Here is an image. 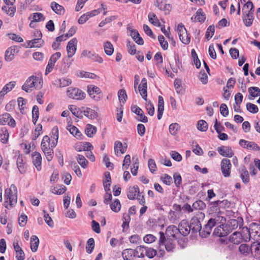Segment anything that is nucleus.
<instances>
[{
  "instance_id": "f257e3e1",
  "label": "nucleus",
  "mask_w": 260,
  "mask_h": 260,
  "mask_svg": "<svg viewBox=\"0 0 260 260\" xmlns=\"http://www.w3.org/2000/svg\"><path fill=\"white\" fill-rule=\"evenodd\" d=\"M226 218L221 213L215 214L209 219L207 223L205 225L204 230L200 233V236L202 237H206L211 232L212 229L214 226L219 224L214 230L213 234L219 237L227 236L238 225V221L235 219H232L230 224L233 226L231 228L228 224H225Z\"/></svg>"
},
{
  "instance_id": "f03ea898",
  "label": "nucleus",
  "mask_w": 260,
  "mask_h": 260,
  "mask_svg": "<svg viewBox=\"0 0 260 260\" xmlns=\"http://www.w3.org/2000/svg\"><path fill=\"white\" fill-rule=\"evenodd\" d=\"M5 207L10 209L14 206L17 202V189L14 184H12L10 188L5 190L4 193Z\"/></svg>"
},
{
  "instance_id": "7ed1b4c3",
  "label": "nucleus",
  "mask_w": 260,
  "mask_h": 260,
  "mask_svg": "<svg viewBox=\"0 0 260 260\" xmlns=\"http://www.w3.org/2000/svg\"><path fill=\"white\" fill-rule=\"evenodd\" d=\"M52 135L51 138L45 136L42 141L41 146H56L58 139V128L57 126H54L52 130Z\"/></svg>"
},
{
  "instance_id": "20e7f679",
  "label": "nucleus",
  "mask_w": 260,
  "mask_h": 260,
  "mask_svg": "<svg viewBox=\"0 0 260 260\" xmlns=\"http://www.w3.org/2000/svg\"><path fill=\"white\" fill-rule=\"evenodd\" d=\"M205 217L204 213L200 211L196 213L194 216L191 218L190 223L191 230L193 232H200V233L201 232L202 225L201 221L204 220Z\"/></svg>"
},
{
  "instance_id": "39448f33",
  "label": "nucleus",
  "mask_w": 260,
  "mask_h": 260,
  "mask_svg": "<svg viewBox=\"0 0 260 260\" xmlns=\"http://www.w3.org/2000/svg\"><path fill=\"white\" fill-rule=\"evenodd\" d=\"M67 93L69 98L76 100H83L86 95L81 90L73 87H69Z\"/></svg>"
},
{
  "instance_id": "423d86ee",
  "label": "nucleus",
  "mask_w": 260,
  "mask_h": 260,
  "mask_svg": "<svg viewBox=\"0 0 260 260\" xmlns=\"http://www.w3.org/2000/svg\"><path fill=\"white\" fill-rule=\"evenodd\" d=\"M159 234L160 235L159 240V247L161 248V246H165L167 251H171L174 248L173 239L168 238L166 240L165 236L163 232H160Z\"/></svg>"
},
{
  "instance_id": "0eeeda50",
  "label": "nucleus",
  "mask_w": 260,
  "mask_h": 260,
  "mask_svg": "<svg viewBox=\"0 0 260 260\" xmlns=\"http://www.w3.org/2000/svg\"><path fill=\"white\" fill-rule=\"evenodd\" d=\"M177 30L179 39L182 43L185 45L188 44L190 43V38L184 26L182 23L179 24Z\"/></svg>"
},
{
  "instance_id": "6e6552de",
  "label": "nucleus",
  "mask_w": 260,
  "mask_h": 260,
  "mask_svg": "<svg viewBox=\"0 0 260 260\" xmlns=\"http://www.w3.org/2000/svg\"><path fill=\"white\" fill-rule=\"evenodd\" d=\"M38 79V77L36 76H30L26 80L24 84L22 85V89L26 92H30L32 91V88L36 87L37 81Z\"/></svg>"
},
{
  "instance_id": "1a4fd4ad",
  "label": "nucleus",
  "mask_w": 260,
  "mask_h": 260,
  "mask_svg": "<svg viewBox=\"0 0 260 260\" xmlns=\"http://www.w3.org/2000/svg\"><path fill=\"white\" fill-rule=\"evenodd\" d=\"M87 88L88 93L92 99L96 101L101 99L102 93L99 87L94 85H89Z\"/></svg>"
},
{
  "instance_id": "9d476101",
  "label": "nucleus",
  "mask_w": 260,
  "mask_h": 260,
  "mask_svg": "<svg viewBox=\"0 0 260 260\" xmlns=\"http://www.w3.org/2000/svg\"><path fill=\"white\" fill-rule=\"evenodd\" d=\"M232 165L228 159H223L221 162V170L224 177H228L230 176Z\"/></svg>"
},
{
  "instance_id": "9b49d317",
  "label": "nucleus",
  "mask_w": 260,
  "mask_h": 260,
  "mask_svg": "<svg viewBox=\"0 0 260 260\" xmlns=\"http://www.w3.org/2000/svg\"><path fill=\"white\" fill-rule=\"evenodd\" d=\"M78 41L76 38L71 39L68 43L67 51L69 58L72 57L75 54L77 50Z\"/></svg>"
},
{
  "instance_id": "f8f14e48",
  "label": "nucleus",
  "mask_w": 260,
  "mask_h": 260,
  "mask_svg": "<svg viewBox=\"0 0 260 260\" xmlns=\"http://www.w3.org/2000/svg\"><path fill=\"white\" fill-rule=\"evenodd\" d=\"M178 230L180 234L186 236L189 233L191 228L187 220H182L179 224Z\"/></svg>"
},
{
  "instance_id": "ddd939ff",
  "label": "nucleus",
  "mask_w": 260,
  "mask_h": 260,
  "mask_svg": "<svg viewBox=\"0 0 260 260\" xmlns=\"http://www.w3.org/2000/svg\"><path fill=\"white\" fill-rule=\"evenodd\" d=\"M132 111L136 114L139 118L138 120L144 123L148 121V118L144 114L143 110L137 105H134L131 108Z\"/></svg>"
},
{
  "instance_id": "4468645a",
  "label": "nucleus",
  "mask_w": 260,
  "mask_h": 260,
  "mask_svg": "<svg viewBox=\"0 0 260 260\" xmlns=\"http://www.w3.org/2000/svg\"><path fill=\"white\" fill-rule=\"evenodd\" d=\"M32 161L36 169L40 171L42 169V156L39 152H35L31 154Z\"/></svg>"
},
{
  "instance_id": "2eb2a0df",
  "label": "nucleus",
  "mask_w": 260,
  "mask_h": 260,
  "mask_svg": "<svg viewBox=\"0 0 260 260\" xmlns=\"http://www.w3.org/2000/svg\"><path fill=\"white\" fill-rule=\"evenodd\" d=\"M179 233L178 228L173 225L169 226L166 231L167 237L171 239L176 238Z\"/></svg>"
},
{
  "instance_id": "dca6fc26",
  "label": "nucleus",
  "mask_w": 260,
  "mask_h": 260,
  "mask_svg": "<svg viewBox=\"0 0 260 260\" xmlns=\"http://www.w3.org/2000/svg\"><path fill=\"white\" fill-rule=\"evenodd\" d=\"M251 254L256 259H260V242H253L250 247Z\"/></svg>"
},
{
  "instance_id": "f3484780",
  "label": "nucleus",
  "mask_w": 260,
  "mask_h": 260,
  "mask_svg": "<svg viewBox=\"0 0 260 260\" xmlns=\"http://www.w3.org/2000/svg\"><path fill=\"white\" fill-rule=\"evenodd\" d=\"M16 164L19 172L22 174H24L26 171V166L23 159L22 155L19 154L18 156L16 159Z\"/></svg>"
},
{
  "instance_id": "a211bd4d",
  "label": "nucleus",
  "mask_w": 260,
  "mask_h": 260,
  "mask_svg": "<svg viewBox=\"0 0 260 260\" xmlns=\"http://www.w3.org/2000/svg\"><path fill=\"white\" fill-rule=\"evenodd\" d=\"M16 50V47L15 46H11L7 49L5 55V59L7 61H11L14 58Z\"/></svg>"
},
{
  "instance_id": "6ab92c4d",
  "label": "nucleus",
  "mask_w": 260,
  "mask_h": 260,
  "mask_svg": "<svg viewBox=\"0 0 260 260\" xmlns=\"http://www.w3.org/2000/svg\"><path fill=\"white\" fill-rule=\"evenodd\" d=\"M13 246L16 252V258L17 259L23 260L25 257V254L22 248L19 246L18 243L14 242L13 243Z\"/></svg>"
},
{
  "instance_id": "aec40b11",
  "label": "nucleus",
  "mask_w": 260,
  "mask_h": 260,
  "mask_svg": "<svg viewBox=\"0 0 260 260\" xmlns=\"http://www.w3.org/2000/svg\"><path fill=\"white\" fill-rule=\"evenodd\" d=\"M243 15V19L245 25L247 27L250 26L254 19L253 13H247L245 11Z\"/></svg>"
},
{
  "instance_id": "412c9836",
  "label": "nucleus",
  "mask_w": 260,
  "mask_h": 260,
  "mask_svg": "<svg viewBox=\"0 0 260 260\" xmlns=\"http://www.w3.org/2000/svg\"><path fill=\"white\" fill-rule=\"evenodd\" d=\"M93 148L92 147V149ZM91 147H83V149H81V147H76V150L79 152L85 151L86 156L91 161H94L95 160V157L91 152Z\"/></svg>"
},
{
  "instance_id": "4be33fe9",
  "label": "nucleus",
  "mask_w": 260,
  "mask_h": 260,
  "mask_svg": "<svg viewBox=\"0 0 260 260\" xmlns=\"http://www.w3.org/2000/svg\"><path fill=\"white\" fill-rule=\"evenodd\" d=\"M129 36L132 37L134 41L138 45H142L144 44V41L140 36L139 33L136 29H132Z\"/></svg>"
},
{
  "instance_id": "5701e85b",
  "label": "nucleus",
  "mask_w": 260,
  "mask_h": 260,
  "mask_svg": "<svg viewBox=\"0 0 260 260\" xmlns=\"http://www.w3.org/2000/svg\"><path fill=\"white\" fill-rule=\"evenodd\" d=\"M242 239L241 234L235 232L230 236L229 241L234 244H239L242 242Z\"/></svg>"
},
{
  "instance_id": "b1692460",
  "label": "nucleus",
  "mask_w": 260,
  "mask_h": 260,
  "mask_svg": "<svg viewBox=\"0 0 260 260\" xmlns=\"http://www.w3.org/2000/svg\"><path fill=\"white\" fill-rule=\"evenodd\" d=\"M164 111V101L161 95L158 96V107H157V118L160 120L162 116Z\"/></svg>"
},
{
  "instance_id": "393cba45",
  "label": "nucleus",
  "mask_w": 260,
  "mask_h": 260,
  "mask_svg": "<svg viewBox=\"0 0 260 260\" xmlns=\"http://www.w3.org/2000/svg\"><path fill=\"white\" fill-rule=\"evenodd\" d=\"M16 82L12 81L5 85L0 91V96H4L7 93L11 91L16 85Z\"/></svg>"
},
{
  "instance_id": "a878e982",
  "label": "nucleus",
  "mask_w": 260,
  "mask_h": 260,
  "mask_svg": "<svg viewBox=\"0 0 260 260\" xmlns=\"http://www.w3.org/2000/svg\"><path fill=\"white\" fill-rule=\"evenodd\" d=\"M71 83V79L67 78H62L55 80L54 84L55 85H58V87L61 88L69 86Z\"/></svg>"
},
{
  "instance_id": "bb28decb",
  "label": "nucleus",
  "mask_w": 260,
  "mask_h": 260,
  "mask_svg": "<svg viewBox=\"0 0 260 260\" xmlns=\"http://www.w3.org/2000/svg\"><path fill=\"white\" fill-rule=\"evenodd\" d=\"M139 193V188L138 186H134L128 188L127 196L129 200H134Z\"/></svg>"
},
{
  "instance_id": "cd10ccee",
  "label": "nucleus",
  "mask_w": 260,
  "mask_h": 260,
  "mask_svg": "<svg viewBox=\"0 0 260 260\" xmlns=\"http://www.w3.org/2000/svg\"><path fill=\"white\" fill-rule=\"evenodd\" d=\"M122 256L124 260H131L135 257V251L134 249L129 248L125 249L122 252Z\"/></svg>"
},
{
  "instance_id": "c85d7f7f",
  "label": "nucleus",
  "mask_w": 260,
  "mask_h": 260,
  "mask_svg": "<svg viewBox=\"0 0 260 260\" xmlns=\"http://www.w3.org/2000/svg\"><path fill=\"white\" fill-rule=\"evenodd\" d=\"M206 19L205 15L202 9H199L196 14V15L192 16L191 18V20L195 22H204Z\"/></svg>"
},
{
  "instance_id": "c756f323",
  "label": "nucleus",
  "mask_w": 260,
  "mask_h": 260,
  "mask_svg": "<svg viewBox=\"0 0 260 260\" xmlns=\"http://www.w3.org/2000/svg\"><path fill=\"white\" fill-rule=\"evenodd\" d=\"M111 180L110 173L109 172H106L105 173V178L103 180V186L104 189L106 192L109 191L110 190Z\"/></svg>"
},
{
  "instance_id": "7c9ffc66",
  "label": "nucleus",
  "mask_w": 260,
  "mask_h": 260,
  "mask_svg": "<svg viewBox=\"0 0 260 260\" xmlns=\"http://www.w3.org/2000/svg\"><path fill=\"white\" fill-rule=\"evenodd\" d=\"M218 151L223 156L231 157L234 153L230 147H218Z\"/></svg>"
},
{
  "instance_id": "2f4dec72",
  "label": "nucleus",
  "mask_w": 260,
  "mask_h": 260,
  "mask_svg": "<svg viewBox=\"0 0 260 260\" xmlns=\"http://www.w3.org/2000/svg\"><path fill=\"white\" fill-rule=\"evenodd\" d=\"M51 8L57 14L61 15L64 12L63 7L55 2H53L51 3Z\"/></svg>"
},
{
  "instance_id": "473e14b6",
  "label": "nucleus",
  "mask_w": 260,
  "mask_h": 260,
  "mask_svg": "<svg viewBox=\"0 0 260 260\" xmlns=\"http://www.w3.org/2000/svg\"><path fill=\"white\" fill-rule=\"evenodd\" d=\"M240 178H241L242 181L244 183H247L249 181V176L248 171L245 168V167H243L240 170Z\"/></svg>"
},
{
  "instance_id": "72a5a7b5",
  "label": "nucleus",
  "mask_w": 260,
  "mask_h": 260,
  "mask_svg": "<svg viewBox=\"0 0 260 260\" xmlns=\"http://www.w3.org/2000/svg\"><path fill=\"white\" fill-rule=\"evenodd\" d=\"M39 244V239L36 235H33L30 238V248L32 252L37 251Z\"/></svg>"
},
{
  "instance_id": "f704fd0d",
  "label": "nucleus",
  "mask_w": 260,
  "mask_h": 260,
  "mask_svg": "<svg viewBox=\"0 0 260 260\" xmlns=\"http://www.w3.org/2000/svg\"><path fill=\"white\" fill-rule=\"evenodd\" d=\"M83 112V114L90 119H94L97 118L98 113L94 110L87 108Z\"/></svg>"
},
{
  "instance_id": "c9c22d12",
  "label": "nucleus",
  "mask_w": 260,
  "mask_h": 260,
  "mask_svg": "<svg viewBox=\"0 0 260 260\" xmlns=\"http://www.w3.org/2000/svg\"><path fill=\"white\" fill-rule=\"evenodd\" d=\"M9 138V133L6 127H2L0 129V140L3 144H6Z\"/></svg>"
},
{
  "instance_id": "e433bc0d",
  "label": "nucleus",
  "mask_w": 260,
  "mask_h": 260,
  "mask_svg": "<svg viewBox=\"0 0 260 260\" xmlns=\"http://www.w3.org/2000/svg\"><path fill=\"white\" fill-rule=\"evenodd\" d=\"M69 109L71 111L72 114L77 117L81 119L83 118V112L78 108L75 105H70L69 107Z\"/></svg>"
},
{
  "instance_id": "4c0bfd02",
  "label": "nucleus",
  "mask_w": 260,
  "mask_h": 260,
  "mask_svg": "<svg viewBox=\"0 0 260 260\" xmlns=\"http://www.w3.org/2000/svg\"><path fill=\"white\" fill-rule=\"evenodd\" d=\"M96 132V127L90 124H87L85 129V133L89 137H92Z\"/></svg>"
},
{
  "instance_id": "58836bf2",
  "label": "nucleus",
  "mask_w": 260,
  "mask_h": 260,
  "mask_svg": "<svg viewBox=\"0 0 260 260\" xmlns=\"http://www.w3.org/2000/svg\"><path fill=\"white\" fill-rule=\"evenodd\" d=\"M135 256L137 257H144L146 251V247L144 246H138L135 250Z\"/></svg>"
},
{
  "instance_id": "ea45409f",
  "label": "nucleus",
  "mask_w": 260,
  "mask_h": 260,
  "mask_svg": "<svg viewBox=\"0 0 260 260\" xmlns=\"http://www.w3.org/2000/svg\"><path fill=\"white\" fill-rule=\"evenodd\" d=\"M182 213L171 211L169 213V218L172 223H176L181 217Z\"/></svg>"
},
{
  "instance_id": "a19ab883",
  "label": "nucleus",
  "mask_w": 260,
  "mask_h": 260,
  "mask_svg": "<svg viewBox=\"0 0 260 260\" xmlns=\"http://www.w3.org/2000/svg\"><path fill=\"white\" fill-rule=\"evenodd\" d=\"M2 9L3 11L9 15L11 17H13L16 11V7L15 6L6 5V6H3Z\"/></svg>"
},
{
  "instance_id": "79ce46f5",
  "label": "nucleus",
  "mask_w": 260,
  "mask_h": 260,
  "mask_svg": "<svg viewBox=\"0 0 260 260\" xmlns=\"http://www.w3.org/2000/svg\"><path fill=\"white\" fill-rule=\"evenodd\" d=\"M44 43V41L41 38H36L29 41L28 42V46L30 48L40 47Z\"/></svg>"
},
{
  "instance_id": "37998d69",
  "label": "nucleus",
  "mask_w": 260,
  "mask_h": 260,
  "mask_svg": "<svg viewBox=\"0 0 260 260\" xmlns=\"http://www.w3.org/2000/svg\"><path fill=\"white\" fill-rule=\"evenodd\" d=\"M104 51L108 55H111L114 51L113 45L109 41H107L104 44Z\"/></svg>"
},
{
  "instance_id": "c03bdc74",
  "label": "nucleus",
  "mask_w": 260,
  "mask_h": 260,
  "mask_svg": "<svg viewBox=\"0 0 260 260\" xmlns=\"http://www.w3.org/2000/svg\"><path fill=\"white\" fill-rule=\"evenodd\" d=\"M43 151L48 161L52 160L53 156V150L51 147H44Z\"/></svg>"
},
{
  "instance_id": "a18cd8bd",
  "label": "nucleus",
  "mask_w": 260,
  "mask_h": 260,
  "mask_svg": "<svg viewBox=\"0 0 260 260\" xmlns=\"http://www.w3.org/2000/svg\"><path fill=\"white\" fill-rule=\"evenodd\" d=\"M94 247V240L93 238H89L87 242V245L86 246V252L90 254L93 250Z\"/></svg>"
},
{
  "instance_id": "49530a36",
  "label": "nucleus",
  "mask_w": 260,
  "mask_h": 260,
  "mask_svg": "<svg viewBox=\"0 0 260 260\" xmlns=\"http://www.w3.org/2000/svg\"><path fill=\"white\" fill-rule=\"evenodd\" d=\"M174 87L176 90V91L178 94H183L184 90L183 89L182 87L181 86V81L180 79H176L174 80Z\"/></svg>"
},
{
  "instance_id": "de8ad7c7",
  "label": "nucleus",
  "mask_w": 260,
  "mask_h": 260,
  "mask_svg": "<svg viewBox=\"0 0 260 260\" xmlns=\"http://www.w3.org/2000/svg\"><path fill=\"white\" fill-rule=\"evenodd\" d=\"M77 160L80 165L83 168H86L88 165V161L86 159L84 156L78 154L77 156Z\"/></svg>"
},
{
  "instance_id": "09e8293b",
  "label": "nucleus",
  "mask_w": 260,
  "mask_h": 260,
  "mask_svg": "<svg viewBox=\"0 0 260 260\" xmlns=\"http://www.w3.org/2000/svg\"><path fill=\"white\" fill-rule=\"evenodd\" d=\"M250 96L255 98L260 96V89L257 87H250L248 89Z\"/></svg>"
},
{
  "instance_id": "8fccbe9b",
  "label": "nucleus",
  "mask_w": 260,
  "mask_h": 260,
  "mask_svg": "<svg viewBox=\"0 0 260 260\" xmlns=\"http://www.w3.org/2000/svg\"><path fill=\"white\" fill-rule=\"evenodd\" d=\"M110 208L115 212H119L121 208V204L119 200L116 199L113 203H112L110 204Z\"/></svg>"
},
{
  "instance_id": "3c124183",
  "label": "nucleus",
  "mask_w": 260,
  "mask_h": 260,
  "mask_svg": "<svg viewBox=\"0 0 260 260\" xmlns=\"http://www.w3.org/2000/svg\"><path fill=\"white\" fill-rule=\"evenodd\" d=\"M208 123L204 120H200L198 122L197 128L201 132H206L208 129Z\"/></svg>"
},
{
  "instance_id": "603ef678",
  "label": "nucleus",
  "mask_w": 260,
  "mask_h": 260,
  "mask_svg": "<svg viewBox=\"0 0 260 260\" xmlns=\"http://www.w3.org/2000/svg\"><path fill=\"white\" fill-rule=\"evenodd\" d=\"M192 208L196 210H203L205 208L206 204L201 200H198L192 204Z\"/></svg>"
},
{
  "instance_id": "864d4df0",
  "label": "nucleus",
  "mask_w": 260,
  "mask_h": 260,
  "mask_svg": "<svg viewBox=\"0 0 260 260\" xmlns=\"http://www.w3.org/2000/svg\"><path fill=\"white\" fill-rule=\"evenodd\" d=\"M118 96L119 101L124 104L127 99V94L125 90L123 89L119 90L118 92Z\"/></svg>"
},
{
  "instance_id": "5fc2aeb1",
  "label": "nucleus",
  "mask_w": 260,
  "mask_h": 260,
  "mask_svg": "<svg viewBox=\"0 0 260 260\" xmlns=\"http://www.w3.org/2000/svg\"><path fill=\"white\" fill-rule=\"evenodd\" d=\"M68 129L72 135L75 137H76L77 138L80 137L81 135V132H79L78 129L75 126H68Z\"/></svg>"
},
{
  "instance_id": "6e6d98bb",
  "label": "nucleus",
  "mask_w": 260,
  "mask_h": 260,
  "mask_svg": "<svg viewBox=\"0 0 260 260\" xmlns=\"http://www.w3.org/2000/svg\"><path fill=\"white\" fill-rule=\"evenodd\" d=\"M32 122L36 124L39 118V112L38 107L36 105L34 106L32 110Z\"/></svg>"
},
{
  "instance_id": "4d7b16f0",
  "label": "nucleus",
  "mask_w": 260,
  "mask_h": 260,
  "mask_svg": "<svg viewBox=\"0 0 260 260\" xmlns=\"http://www.w3.org/2000/svg\"><path fill=\"white\" fill-rule=\"evenodd\" d=\"M239 251L240 253L244 255H247L250 251V248L246 244H242L239 246Z\"/></svg>"
},
{
  "instance_id": "13d9d810",
  "label": "nucleus",
  "mask_w": 260,
  "mask_h": 260,
  "mask_svg": "<svg viewBox=\"0 0 260 260\" xmlns=\"http://www.w3.org/2000/svg\"><path fill=\"white\" fill-rule=\"evenodd\" d=\"M246 106L247 110L251 113H256L258 111L257 106L253 104L248 103Z\"/></svg>"
},
{
  "instance_id": "bf43d9fd",
  "label": "nucleus",
  "mask_w": 260,
  "mask_h": 260,
  "mask_svg": "<svg viewBox=\"0 0 260 260\" xmlns=\"http://www.w3.org/2000/svg\"><path fill=\"white\" fill-rule=\"evenodd\" d=\"M215 31L214 25H210L206 32L205 37L207 40H209L213 36Z\"/></svg>"
},
{
  "instance_id": "052dcab7",
  "label": "nucleus",
  "mask_w": 260,
  "mask_h": 260,
  "mask_svg": "<svg viewBox=\"0 0 260 260\" xmlns=\"http://www.w3.org/2000/svg\"><path fill=\"white\" fill-rule=\"evenodd\" d=\"M134 161L133 164V167L131 168V173L134 176L137 175L138 173V170L139 168V162L138 158H136L135 159L134 158H133Z\"/></svg>"
},
{
  "instance_id": "680f3d73",
  "label": "nucleus",
  "mask_w": 260,
  "mask_h": 260,
  "mask_svg": "<svg viewBox=\"0 0 260 260\" xmlns=\"http://www.w3.org/2000/svg\"><path fill=\"white\" fill-rule=\"evenodd\" d=\"M10 118H11V116L10 114L8 113L3 114L0 118V124L5 125L8 123Z\"/></svg>"
},
{
  "instance_id": "e2e57ef3",
  "label": "nucleus",
  "mask_w": 260,
  "mask_h": 260,
  "mask_svg": "<svg viewBox=\"0 0 260 260\" xmlns=\"http://www.w3.org/2000/svg\"><path fill=\"white\" fill-rule=\"evenodd\" d=\"M158 40L161 48L165 50H167L168 48V43L165 40V37L162 35H159Z\"/></svg>"
},
{
  "instance_id": "0e129e2a",
  "label": "nucleus",
  "mask_w": 260,
  "mask_h": 260,
  "mask_svg": "<svg viewBox=\"0 0 260 260\" xmlns=\"http://www.w3.org/2000/svg\"><path fill=\"white\" fill-rule=\"evenodd\" d=\"M147 103L146 104V108L148 111V113L150 116H153L154 114V107L150 101H147Z\"/></svg>"
},
{
  "instance_id": "69168bd1",
  "label": "nucleus",
  "mask_w": 260,
  "mask_h": 260,
  "mask_svg": "<svg viewBox=\"0 0 260 260\" xmlns=\"http://www.w3.org/2000/svg\"><path fill=\"white\" fill-rule=\"evenodd\" d=\"M126 46L128 52L131 54L134 55L136 53V45L134 44L131 43L129 41H127Z\"/></svg>"
},
{
  "instance_id": "338daca9",
  "label": "nucleus",
  "mask_w": 260,
  "mask_h": 260,
  "mask_svg": "<svg viewBox=\"0 0 260 260\" xmlns=\"http://www.w3.org/2000/svg\"><path fill=\"white\" fill-rule=\"evenodd\" d=\"M61 53L59 52H56L54 53L51 57L50 58L48 62H50V64H53L55 65L56 61L60 57Z\"/></svg>"
},
{
  "instance_id": "774afa93",
  "label": "nucleus",
  "mask_w": 260,
  "mask_h": 260,
  "mask_svg": "<svg viewBox=\"0 0 260 260\" xmlns=\"http://www.w3.org/2000/svg\"><path fill=\"white\" fill-rule=\"evenodd\" d=\"M161 180L167 185H170L172 183V177L166 174L161 177Z\"/></svg>"
}]
</instances>
